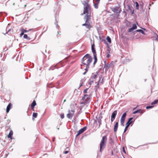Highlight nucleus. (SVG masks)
<instances>
[{"instance_id":"1","label":"nucleus","mask_w":158,"mask_h":158,"mask_svg":"<svg viewBox=\"0 0 158 158\" xmlns=\"http://www.w3.org/2000/svg\"><path fill=\"white\" fill-rule=\"evenodd\" d=\"M88 2V1H84V2L83 3L84 6V11L83 13L81 14V15H83L86 13L84 17V19H85V23L83 24L82 26H85L86 28L90 29L91 27V26L89 21L91 17H92V15L90 6Z\"/></svg>"},{"instance_id":"2","label":"nucleus","mask_w":158,"mask_h":158,"mask_svg":"<svg viewBox=\"0 0 158 158\" xmlns=\"http://www.w3.org/2000/svg\"><path fill=\"white\" fill-rule=\"evenodd\" d=\"M92 61V57L88 54H86L82 58L81 60L82 63L84 66L86 67L85 69V72L83 73V74H85L88 71L90 64Z\"/></svg>"},{"instance_id":"3","label":"nucleus","mask_w":158,"mask_h":158,"mask_svg":"<svg viewBox=\"0 0 158 158\" xmlns=\"http://www.w3.org/2000/svg\"><path fill=\"white\" fill-rule=\"evenodd\" d=\"M107 141V138L106 136H105L103 137L102 140L100 144V151L102 152L105 148L106 143Z\"/></svg>"},{"instance_id":"4","label":"nucleus","mask_w":158,"mask_h":158,"mask_svg":"<svg viewBox=\"0 0 158 158\" xmlns=\"http://www.w3.org/2000/svg\"><path fill=\"white\" fill-rule=\"evenodd\" d=\"M75 112V111L74 110H69V113L67 114V117L69 119L72 118L74 115Z\"/></svg>"},{"instance_id":"5","label":"nucleus","mask_w":158,"mask_h":158,"mask_svg":"<svg viewBox=\"0 0 158 158\" xmlns=\"http://www.w3.org/2000/svg\"><path fill=\"white\" fill-rule=\"evenodd\" d=\"M127 114L126 112L124 113L122 115L120 120L121 125V126H124V123L126 118V117Z\"/></svg>"},{"instance_id":"6","label":"nucleus","mask_w":158,"mask_h":158,"mask_svg":"<svg viewBox=\"0 0 158 158\" xmlns=\"http://www.w3.org/2000/svg\"><path fill=\"white\" fill-rule=\"evenodd\" d=\"M119 7L116 6L114 8H113L111 9L112 11L116 13H120L121 11V9L119 10Z\"/></svg>"},{"instance_id":"7","label":"nucleus","mask_w":158,"mask_h":158,"mask_svg":"<svg viewBox=\"0 0 158 158\" xmlns=\"http://www.w3.org/2000/svg\"><path fill=\"white\" fill-rule=\"evenodd\" d=\"M87 127H84L81 129H80L78 132L77 134L76 135V136L77 137L81 134L83 133L86 130Z\"/></svg>"},{"instance_id":"8","label":"nucleus","mask_w":158,"mask_h":158,"mask_svg":"<svg viewBox=\"0 0 158 158\" xmlns=\"http://www.w3.org/2000/svg\"><path fill=\"white\" fill-rule=\"evenodd\" d=\"M117 114V110H114L112 114L111 115V121L112 122H113Z\"/></svg>"},{"instance_id":"9","label":"nucleus","mask_w":158,"mask_h":158,"mask_svg":"<svg viewBox=\"0 0 158 158\" xmlns=\"http://www.w3.org/2000/svg\"><path fill=\"white\" fill-rule=\"evenodd\" d=\"M100 0H93V5L96 9L98 8V5Z\"/></svg>"},{"instance_id":"10","label":"nucleus","mask_w":158,"mask_h":158,"mask_svg":"<svg viewBox=\"0 0 158 158\" xmlns=\"http://www.w3.org/2000/svg\"><path fill=\"white\" fill-rule=\"evenodd\" d=\"M89 95L85 94L82 98V100L84 101V103L86 102L89 99Z\"/></svg>"},{"instance_id":"11","label":"nucleus","mask_w":158,"mask_h":158,"mask_svg":"<svg viewBox=\"0 0 158 158\" xmlns=\"http://www.w3.org/2000/svg\"><path fill=\"white\" fill-rule=\"evenodd\" d=\"M133 119V118L132 117L128 119V120L126 124V125L129 127V126L132 123V121H131V120Z\"/></svg>"},{"instance_id":"12","label":"nucleus","mask_w":158,"mask_h":158,"mask_svg":"<svg viewBox=\"0 0 158 158\" xmlns=\"http://www.w3.org/2000/svg\"><path fill=\"white\" fill-rule=\"evenodd\" d=\"M118 127V122H117L115 123L114 127V131L115 132L117 131Z\"/></svg>"},{"instance_id":"13","label":"nucleus","mask_w":158,"mask_h":158,"mask_svg":"<svg viewBox=\"0 0 158 158\" xmlns=\"http://www.w3.org/2000/svg\"><path fill=\"white\" fill-rule=\"evenodd\" d=\"M91 48H92V52H93V55H96V52L95 50V49L94 48V45H92Z\"/></svg>"},{"instance_id":"14","label":"nucleus","mask_w":158,"mask_h":158,"mask_svg":"<svg viewBox=\"0 0 158 158\" xmlns=\"http://www.w3.org/2000/svg\"><path fill=\"white\" fill-rule=\"evenodd\" d=\"M11 106H12V105L10 103L7 106V108H6V110L7 113H8L9 112V111L10 109V108Z\"/></svg>"},{"instance_id":"15","label":"nucleus","mask_w":158,"mask_h":158,"mask_svg":"<svg viewBox=\"0 0 158 158\" xmlns=\"http://www.w3.org/2000/svg\"><path fill=\"white\" fill-rule=\"evenodd\" d=\"M13 135V132L12 131H10L8 135V137L12 139V136Z\"/></svg>"},{"instance_id":"16","label":"nucleus","mask_w":158,"mask_h":158,"mask_svg":"<svg viewBox=\"0 0 158 158\" xmlns=\"http://www.w3.org/2000/svg\"><path fill=\"white\" fill-rule=\"evenodd\" d=\"M36 105V103L35 101H34L31 104V107L32 109L34 108L35 106Z\"/></svg>"},{"instance_id":"17","label":"nucleus","mask_w":158,"mask_h":158,"mask_svg":"<svg viewBox=\"0 0 158 158\" xmlns=\"http://www.w3.org/2000/svg\"><path fill=\"white\" fill-rule=\"evenodd\" d=\"M94 65L96 64V63H97V59L96 56V55H94Z\"/></svg>"},{"instance_id":"18","label":"nucleus","mask_w":158,"mask_h":158,"mask_svg":"<svg viewBox=\"0 0 158 158\" xmlns=\"http://www.w3.org/2000/svg\"><path fill=\"white\" fill-rule=\"evenodd\" d=\"M23 38L24 39H25L27 40H29L30 39V38L29 37H28L27 35L26 34L24 35Z\"/></svg>"},{"instance_id":"19","label":"nucleus","mask_w":158,"mask_h":158,"mask_svg":"<svg viewBox=\"0 0 158 158\" xmlns=\"http://www.w3.org/2000/svg\"><path fill=\"white\" fill-rule=\"evenodd\" d=\"M158 102V100H155L153 102H152L151 104L152 105L156 104Z\"/></svg>"},{"instance_id":"20","label":"nucleus","mask_w":158,"mask_h":158,"mask_svg":"<svg viewBox=\"0 0 158 158\" xmlns=\"http://www.w3.org/2000/svg\"><path fill=\"white\" fill-rule=\"evenodd\" d=\"M134 3L136 4V9L138 10L139 9V5L138 3L136 2Z\"/></svg>"},{"instance_id":"21","label":"nucleus","mask_w":158,"mask_h":158,"mask_svg":"<svg viewBox=\"0 0 158 158\" xmlns=\"http://www.w3.org/2000/svg\"><path fill=\"white\" fill-rule=\"evenodd\" d=\"M30 30H27L24 29H22L21 30V31H23L24 33H27L28 32H29L30 31Z\"/></svg>"},{"instance_id":"22","label":"nucleus","mask_w":158,"mask_h":158,"mask_svg":"<svg viewBox=\"0 0 158 158\" xmlns=\"http://www.w3.org/2000/svg\"><path fill=\"white\" fill-rule=\"evenodd\" d=\"M137 32H140L141 33L143 34H144V35L145 34L144 32L143 31V30H141V29L137 30Z\"/></svg>"},{"instance_id":"23","label":"nucleus","mask_w":158,"mask_h":158,"mask_svg":"<svg viewBox=\"0 0 158 158\" xmlns=\"http://www.w3.org/2000/svg\"><path fill=\"white\" fill-rule=\"evenodd\" d=\"M97 77V75L96 74H94L92 75L91 77V79H95Z\"/></svg>"},{"instance_id":"24","label":"nucleus","mask_w":158,"mask_h":158,"mask_svg":"<svg viewBox=\"0 0 158 158\" xmlns=\"http://www.w3.org/2000/svg\"><path fill=\"white\" fill-rule=\"evenodd\" d=\"M106 39H107V41H108V42H109L110 43H111V39L109 36L107 37Z\"/></svg>"},{"instance_id":"25","label":"nucleus","mask_w":158,"mask_h":158,"mask_svg":"<svg viewBox=\"0 0 158 158\" xmlns=\"http://www.w3.org/2000/svg\"><path fill=\"white\" fill-rule=\"evenodd\" d=\"M37 113H33L32 116L33 117L36 118L37 117Z\"/></svg>"},{"instance_id":"26","label":"nucleus","mask_w":158,"mask_h":158,"mask_svg":"<svg viewBox=\"0 0 158 158\" xmlns=\"http://www.w3.org/2000/svg\"><path fill=\"white\" fill-rule=\"evenodd\" d=\"M132 27L134 30L136 29L137 26L135 24H133Z\"/></svg>"},{"instance_id":"27","label":"nucleus","mask_w":158,"mask_h":158,"mask_svg":"<svg viewBox=\"0 0 158 158\" xmlns=\"http://www.w3.org/2000/svg\"><path fill=\"white\" fill-rule=\"evenodd\" d=\"M89 89V88H87L85 89L84 91H83V93H85V94H86V93H87L88 92H87V91Z\"/></svg>"},{"instance_id":"28","label":"nucleus","mask_w":158,"mask_h":158,"mask_svg":"<svg viewBox=\"0 0 158 158\" xmlns=\"http://www.w3.org/2000/svg\"><path fill=\"white\" fill-rule=\"evenodd\" d=\"M143 2H142V3H140L139 5V6H140V7H141L142 9H143Z\"/></svg>"},{"instance_id":"29","label":"nucleus","mask_w":158,"mask_h":158,"mask_svg":"<svg viewBox=\"0 0 158 158\" xmlns=\"http://www.w3.org/2000/svg\"><path fill=\"white\" fill-rule=\"evenodd\" d=\"M140 110H136L135 111L133 112V113L134 114H135L136 113H139L140 112Z\"/></svg>"},{"instance_id":"30","label":"nucleus","mask_w":158,"mask_h":158,"mask_svg":"<svg viewBox=\"0 0 158 158\" xmlns=\"http://www.w3.org/2000/svg\"><path fill=\"white\" fill-rule=\"evenodd\" d=\"M60 117L62 119H63L64 118V115L63 113L61 114L60 115Z\"/></svg>"},{"instance_id":"31","label":"nucleus","mask_w":158,"mask_h":158,"mask_svg":"<svg viewBox=\"0 0 158 158\" xmlns=\"http://www.w3.org/2000/svg\"><path fill=\"white\" fill-rule=\"evenodd\" d=\"M98 123H99L98 127H99L101 124V120H99L98 121Z\"/></svg>"},{"instance_id":"32","label":"nucleus","mask_w":158,"mask_h":158,"mask_svg":"<svg viewBox=\"0 0 158 158\" xmlns=\"http://www.w3.org/2000/svg\"><path fill=\"white\" fill-rule=\"evenodd\" d=\"M134 29L132 28L131 27L129 29L128 31L129 32H131Z\"/></svg>"},{"instance_id":"33","label":"nucleus","mask_w":158,"mask_h":158,"mask_svg":"<svg viewBox=\"0 0 158 158\" xmlns=\"http://www.w3.org/2000/svg\"><path fill=\"white\" fill-rule=\"evenodd\" d=\"M153 107V106H147L146 107V108L147 109H149V108H151Z\"/></svg>"},{"instance_id":"34","label":"nucleus","mask_w":158,"mask_h":158,"mask_svg":"<svg viewBox=\"0 0 158 158\" xmlns=\"http://www.w3.org/2000/svg\"><path fill=\"white\" fill-rule=\"evenodd\" d=\"M128 127L126 125V127L125 128V129L124 130V133L125 132L127 131V129Z\"/></svg>"},{"instance_id":"35","label":"nucleus","mask_w":158,"mask_h":158,"mask_svg":"<svg viewBox=\"0 0 158 158\" xmlns=\"http://www.w3.org/2000/svg\"><path fill=\"white\" fill-rule=\"evenodd\" d=\"M110 53H108L106 55V57L107 58L109 57L110 56V55L109 54Z\"/></svg>"},{"instance_id":"36","label":"nucleus","mask_w":158,"mask_h":158,"mask_svg":"<svg viewBox=\"0 0 158 158\" xmlns=\"http://www.w3.org/2000/svg\"><path fill=\"white\" fill-rule=\"evenodd\" d=\"M21 33L20 34V36L21 37L22 36H23V35H24V33L23 32V31H21Z\"/></svg>"},{"instance_id":"37","label":"nucleus","mask_w":158,"mask_h":158,"mask_svg":"<svg viewBox=\"0 0 158 158\" xmlns=\"http://www.w3.org/2000/svg\"><path fill=\"white\" fill-rule=\"evenodd\" d=\"M107 51H108V53H110V48H108V49H107Z\"/></svg>"},{"instance_id":"38","label":"nucleus","mask_w":158,"mask_h":158,"mask_svg":"<svg viewBox=\"0 0 158 158\" xmlns=\"http://www.w3.org/2000/svg\"><path fill=\"white\" fill-rule=\"evenodd\" d=\"M123 152L125 153H126V152H125V148H124V147H123Z\"/></svg>"},{"instance_id":"39","label":"nucleus","mask_w":158,"mask_h":158,"mask_svg":"<svg viewBox=\"0 0 158 158\" xmlns=\"http://www.w3.org/2000/svg\"><path fill=\"white\" fill-rule=\"evenodd\" d=\"M68 152H69L68 151H65L64 152V153L65 154H67V153H68Z\"/></svg>"},{"instance_id":"40","label":"nucleus","mask_w":158,"mask_h":158,"mask_svg":"<svg viewBox=\"0 0 158 158\" xmlns=\"http://www.w3.org/2000/svg\"><path fill=\"white\" fill-rule=\"evenodd\" d=\"M156 40L158 41V36L156 34Z\"/></svg>"},{"instance_id":"41","label":"nucleus","mask_w":158,"mask_h":158,"mask_svg":"<svg viewBox=\"0 0 158 158\" xmlns=\"http://www.w3.org/2000/svg\"><path fill=\"white\" fill-rule=\"evenodd\" d=\"M107 66H108L107 64H105V66H104V67H105V66H106V67H107Z\"/></svg>"},{"instance_id":"42","label":"nucleus","mask_w":158,"mask_h":158,"mask_svg":"<svg viewBox=\"0 0 158 158\" xmlns=\"http://www.w3.org/2000/svg\"><path fill=\"white\" fill-rule=\"evenodd\" d=\"M10 30H11V29H9L8 30V32L10 31ZM7 33V32H6V33Z\"/></svg>"},{"instance_id":"43","label":"nucleus","mask_w":158,"mask_h":158,"mask_svg":"<svg viewBox=\"0 0 158 158\" xmlns=\"http://www.w3.org/2000/svg\"><path fill=\"white\" fill-rule=\"evenodd\" d=\"M112 0H108L109 2L111 1Z\"/></svg>"},{"instance_id":"44","label":"nucleus","mask_w":158,"mask_h":158,"mask_svg":"<svg viewBox=\"0 0 158 158\" xmlns=\"http://www.w3.org/2000/svg\"><path fill=\"white\" fill-rule=\"evenodd\" d=\"M51 69V68L49 69V70H50V69L53 70V69Z\"/></svg>"},{"instance_id":"45","label":"nucleus","mask_w":158,"mask_h":158,"mask_svg":"<svg viewBox=\"0 0 158 158\" xmlns=\"http://www.w3.org/2000/svg\"><path fill=\"white\" fill-rule=\"evenodd\" d=\"M65 100H64V102H65Z\"/></svg>"},{"instance_id":"46","label":"nucleus","mask_w":158,"mask_h":158,"mask_svg":"<svg viewBox=\"0 0 158 158\" xmlns=\"http://www.w3.org/2000/svg\"><path fill=\"white\" fill-rule=\"evenodd\" d=\"M86 1H87V0H86Z\"/></svg>"}]
</instances>
